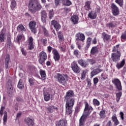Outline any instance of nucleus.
<instances>
[{"label": "nucleus", "mask_w": 126, "mask_h": 126, "mask_svg": "<svg viewBox=\"0 0 126 126\" xmlns=\"http://www.w3.org/2000/svg\"><path fill=\"white\" fill-rule=\"evenodd\" d=\"M72 97H74V93L73 91L69 90L66 92L65 95L64 96L65 99H72Z\"/></svg>", "instance_id": "nucleus-15"}, {"label": "nucleus", "mask_w": 126, "mask_h": 126, "mask_svg": "<svg viewBox=\"0 0 126 126\" xmlns=\"http://www.w3.org/2000/svg\"><path fill=\"white\" fill-rule=\"evenodd\" d=\"M92 38L91 37H88L87 40V45L85 48V50H88L89 49V47L91 45V41Z\"/></svg>", "instance_id": "nucleus-34"}, {"label": "nucleus", "mask_w": 126, "mask_h": 126, "mask_svg": "<svg viewBox=\"0 0 126 126\" xmlns=\"http://www.w3.org/2000/svg\"><path fill=\"white\" fill-rule=\"evenodd\" d=\"M81 76L82 80H84V79H85V76H86V71H83Z\"/></svg>", "instance_id": "nucleus-50"}, {"label": "nucleus", "mask_w": 126, "mask_h": 126, "mask_svg": "<svg viewBox=\"0 0 126 126\" xmlns=\"http://www.w3.org/2000/svg\"><path fill=\"white\" fill-rule=\"evenodd\" d=\"M112 83L115 85L116 89L118 91H122L123 90L122 88V83L119 79L115 78L112 80Z\"/></svg>", "instance_id": "nucleus-5"}, {"label": "nucleus", "mask_w": 126, "mask_h": 126, "mask_svg": "<svg viewBox=\"0 0 126 126\" xmlns=\"http://www.w3.org/2000/svg\"><path fill=\"white\" fill-rule=\"evenodd\" d=\"M119 93H116V101L117 102H119L120 101V99H121V97H122V91H119Z\"/></svg>", "instance_id": "nucleus-39"}, {"label": "nucleus", "mask_w": 126, "mask_h": 126, "mask_svg": "<svg viewBox=\"0 0 126 126\" xmlns=\"http://www.w3.org/2000/svg\"><path fill=\"white\" fill-rule=\"evenodd\" d=\"M3 121L4 124L5 125L7 121V112L6 111H4Z\"/></svg>", "instance_id": "nucleus-42"}, {"label": "nucleus", "mask_w": 126, "mask_h": 126, "mask_svg": "<svg viewBox=\"0 0 126 126\" xmlns=\"http://www.w3.org/2000/svg\"><path fill=\"white\" fill-rule=\"evenodd\" d=\"M103 70L100 68H96L94 69L91 73V77H93V76H94V75H97L98 73H100V72H102Z\"/></svg>", "instance_id": "nucleus-21"}, {"label": "nucleus", "mask_w": 126, "mask_h": 126, "mask_svg": "<svg viewBox=\"0 0 126 126\" xmlns=\"http://www.w3.org/2000/svg\"><path fill=\"white\" fill-rule=\"evenodd\" d=\"M10 7L11 9H14V8L16 7V1H15L14 0H12L11 2Z\"/></svg>", "instance_id": "nucleus-41"}, {"label": "nucleus", "mask_w": 126, "mask_h": 126, "mask_svg": "<svg viewBox=\"0 0 126 126\" xmlns=\"http://www.w3.org/2000/svg\"><path fill=\"white\" fill-rule=\"evenodd\" d=\"M4 32H3V30H2L0 32V42H4Z\"/></svg>", "instance_id": "nucleus-38"}, {"label": "nucleus", "mask_w": 126, "mask_h": 126, "mask_svg": "<svg viewBox=\"0 0 126 126\" xmlns=\"http://www.w3.org/2000/svg\"><path fill=\"white\" fill-rule=\"evenodd\" d=\"M47 38H44V39H41V42L42 43H43V45H44V46H46V45H47Z\"/></svg>", "instance_id": "nucleus-57"}, {"label": "nucleus", "mask_w": 126, "mask_h": 126, "mask_svg": "<svg viewBox=\"0 0 126 126\" xmlns=\"http://www.w3.org/2000/svg\"><path fill=\"white\" fill-rule=\"evenodd\" d=\"M52 53L53 54V59L55 60V62H59L60 59H61V56H60V54L58 50L56 49H53Z\"/></svg>", "instance_id": "nucleus-10"}, {"label": "nucleus", "mask_w": 126, "mask_h": 126, "mask_svg": "<svg viewBox=\"0 0 126 126\" xmlns=\"http://www.w3.org/2000/svg\"><path fill=\"white\" fill-rule=\"evenodd\" d=\"M102 38L103 39L104 42L108 41L111 39V35L106 33L105 32H103L102 33Z\"/></svg>", "instance_id": "nucleus-24"}, {"label": "nucleus", "mask_w": 126, "mask_h": 126, "mask_svg": "<svg viewBox=\"0 0 126 126\" xmlns=\"http://www.w3.org/2000/svg\"><path fill=\"white\" fill-rule=\"evenodd\" d=\"M40 15L41 21L45 23L47 20V13H46V11L42 10L40 12Z\"/></svg>", "instance_id": "nucleus-17"}, {"label": "nucleus", "mask_w": 126, "mask_h": 126, "mask_svg": "<svg viewBox=\"0 0 126 126\" xmlns=\"http://www.w3.org/2000/svg\"><path fill=\"white\" fill-rule=\"evenodd\" d=\"M43 32L45 36H46V37H49V32H47V30L46 29H44Z\"/></svg>", "instance_id": "nucleus-56"}, {"label": "nucleus", "mask_w": 126, "mask_h": 126, "mask_svg": "<svg viewBox=\"0 0 126 126\" xmlns=\"http://www.w3.org/2000/svg\"><path fill=\"white\" fill-rule=\"evenodd\" d=\"M71 67L73 70V71L75 73H79L80 71H81V69L79 66H78V65L75 63V62H73L71 65Z\"/></svg>", "instance_id": "nucleus-6"}, {"label": "nucleus", "mask_w": 126, "mask_h": 126, "mask_svg": "<svg viewBox=\"0 0 126 126\" xmlns=\"http://www.w3.org/2000/svg\"><path fill=\"white\" fill-rule=\"evenodd\" d=\"M56 78L58 82L62 85H66V82L68 80V76L67 74H62L61 73H57L55 75Z\"/></svg>", "instance_id": "nucleus-2"}, {"label": "nucleus", "mask_w": 126, "mask_h": 126, "mask_svg": "<svg viewBox=\"0 0 126 126\" xmlns=\"http://www.w3.org/2000/svg\"><path fill=\"white\" fill-rule=\"evenodd\" d=\"M126 63V60L125 59H123V60L120 62L116 64V67L118 69H121V68L124 67V65Z\"/></svg>", "instance_id": "nucleus-22"}, {"label": "nucleus", "mask_w": 126, "mask_h": 126, "mask_svg": "<svg viewBox=\"0 0 126 126\" xmlns=\"http://www.w3.org/2000/svg\"><path fill=\"white\" fill-rule=\"evenodd\" d=\"M66 125H67V122L64 119L58 121L56 123V126H66Z\"/></svg>", "instance_id": "nucleus-19"}, {"label": "nucleus", "mask_w": 126, "mask_h": 126, "mask_svg": "<svg viewBox=\"0 0 126 126\" xmlns=\"http://www.w3.org/2000/svg\"><path fill=\"white\" fill-rule=\"evenodd\" d=\"M78 63H79L81 66H82V67H86V66L88 65V63H87V61L82 59L79 60L78 61Z\"/></svg>", "instance_id": "nucleus-20"}, {"label": "nucleus", "mask_w": 126, "mask_h": 126, "mask_svg": "<svg viewBox=\"0 0 126 126\" xmlns=\"http://www.w3.org/2000/svg\"><path fill=\"white\" fill-rule=\"evenodd\" d=\"M29 69L31 72H34V71H36V67L34 65H30L29 67Z\"/></svg>", "instance_id": "nucleus-45"}, {"label": "nucleus", "mask_w": 126, "mask_h": 126, "mask_svg": "<svg viewBox=\"0 0 126 126\" xmlns=\"http://www.w3.org/2000/svg\"><path fill=\"white\" fill-rule=\"evenodd\" d=\"M98 48L96 46L92 47L91 50V55H96V54H98Z\"/></svg>", "instance_id": "nucleus-31"}, {"label": "nucleus", "mask_w": 126, "mask_h": 126, "mask_svg": "<svg viewBox=\"0 0 126 126\" xmlns=\"http://www.w3.org/2000/svg\"><path fill=\"white\" fill-rule=\"evenodd\" d=\"M71 1L69 0H65L64 4L65 5H67V6H69V5H71Z\"/></svg>", "instance_id": "nucleus-48"}, {"label": "nucleus", "mask_w": 126, "mask_h": 126, "mask_svg": "<svg viewBox=\"0 0 126 126\" xmlns=\"http://www.w3.org/2000/svg\"><path fill=\"white\" fill-rule=\"evenodd\" d=\"M23 38V35L22 34H18L17 38H16V41L17 42H19L21 39Z\"/></svg>", "instance_id": "nucleus-47"}, {"label": "nucleus", "mask_w": 126, "mask_h": 126, "mask_svg": "<svg viewBox=\"0 0 126 126\" xmlns=\"http://www.w3.org/2000/svg\"><path fill=\"white\" fill-rule=\"evenodd\" d=\"M4 109H5V107L4 106H1L0 110V115L1 116H2L3 115V111H4Z\"/></svg>", "instance_id": "nucleus-54"}, {"label": "nucleus", "mask_w": 126, "mask_h": 126, "mask_svg": "<svg viewBox=\"0 0 126 126\" xmlns=\"http://www.w3.org/2000/svg\"><path fill=\"white\" fill-rule=\"evenodd\" d=\"M85 106L84 111L82 116L85 117V118H87L91 114V112L93 111V108H92V106H89L87 102L85 103Z\"/></svg>", "instance_id": "nucleus-3"}, {"label": "nucleus", "mask_w": 126, "mask_h": 126, "mask_svg": "<svg viewBox=\"0 0 126 126\" xmlns=\"http://www.w3.org/2000/svg\"><path fill=\"white\" fill-rule=\"evenodd\" d=\"M34 40V39H33V37H30L28 39V43L29 44H31V43H34L33 42V41Z\"/></svg>", "instance_id": "nucleus-53"}, {"label": "nucleus", "mask_w": 126, "mask_h": 126, "mask_svg": "<svg viewBox=\"0 0 126 126\" xmlns=\"http://www.w3.org/2000/svg\"><path fill=\"white\" fill-rule=\"evenodd\" d=\"M39 73L41 75V77L43 80L46 79L47 76L46 75V71L42 69L39 70Z\"/></svg>", "instance_id": "nucleus-28"}, {"label": "nucleus", "mask_w": 126, "mask_h": 126, "mask_svg": "<svg viewBox=\"0 0 126 126\" xmlns=\"http://www.w3.org/2000/svg\"><path fill=\"white\" fill-rule=\"evenodd\" d=\"M75 39L77 42H79V41L84 42V40H85V35H84L83 33L79 32L76 34Z\"/></svg>", "instance_id": "nucleus-11"}, {"label": "nucleus", "mask_w": 126, "mask_h": 126, "mask_svg": "<svg viewBox=\"0 0 126 126\" xmlns=\"http://www.w3.org/2000/svg\"><path fill=\"white\" fill-rule=\"evenodd\" d=\"M106 26L109 28H115L116 27V23L115 22H111L107 24Z\"/></svg>", "instance_id": "nucleus-37"}, {"label": "nucleus", "mask_w": 126, "mask_h": 126, "mask_svg": "<svg viewBox=\"0 0 126 126\" xmlns=\"http://www.w3.org/2000/svg\"><path fill=\"white\" fill-rule=\"evenodd\" d=\"M111 7L112 9V13L113 15H114V16L119 15V13H120L119 8L114 3L112 4Z\"/></svg>", "instance_id": "nucleus-12"}, {"label": "nucleus", "mask_w": 126, "mask_h": 126, "mask_svg": "<svg viewBox=\"0 0 126 126\" xmlns=\"http://www.w3.org/2000/svg\"><path fill=\"white\" fill-rule=\"evenodd\" d=\"M87 117H85V116H83V115L81 117L80 120H79V126H84V124H85V119Z\"/></svg>", "instance_id": "nucleus-29"}, {"label": "nucleus", "mask_w": 126, "mask_h": 126, "mask_svg": "<svg viewBox=\"0 0 126 126\" xmlns=\"http://www.w3.org/2000/svg\"><path fill=\"white\" fill-rule=\"evenodd\" d=\"M76 44L78 46V49H79V50H81V45L80 44L79 41H76Z\"/></svg>", "instance_id": "nucleus-60"}, {"label": "nucleus", "mask_w": 126, "mask_h": 126, "mask_svg": "<svg viewBox=\"0 0 126 126\" xmlns=\"http://www.w3.org/2000/svg\"><path fill=\"white\" fill-rule=\"evenodd\" d=\"M79 18L78 16L74 15L71 17V21L73 24H77L78 23Z\"/></svg>", "instance_id": "nucleus-23"}, {"label": "nucleus", "mask_w": 126, "mask_h": 126, "mask_svg": "<svg viewBox=\"0 0 126 126\" xmlns=\"http://www.w3.org/2000/svg\"><path fill=\"white\" fill-rule=\"evenodd\" d=\"M18 88L19 89L22 90L24 88V83L23 81L21 79H20L17 85Z\"/></svg>", "instance_id": "nucleus-32"}, {"label": "nucleus", "mask_w": 126, "mask_h": 126, "mask_svg": "<svg viewBox=\"0 0 126 126\" xmlns=\"http://www.w3.org/2000/svg\"><path fill=\"white\" fill-rule=\"evenodd\" d=\"M72 108H73V107L65 105L66 114L67 115H70V114L72 113Z\"/></svg>", "instance_id": "nucleus-27"}, {"label": "nucleus", "mask_w": 126, "mask_h": 126, "mask_svg": "<svg viewBox=\"0 0 126 126\" xmlns=\"http://www.w3.org/2000/svg\"><path fill=\"white\" fill-rule=\"evenodd\" d=\"M28 48L31 51L34 49V43H29Z\"/></svg>", "instance_id": "nucleus-51"}, {"label": "nucleus", "mask_w": 126, "mask_h": 126, "mask_svg": "<svg viewBox=\"0 0 126 126\" xmlns=\"http://www.w3.org/2000/svg\"><path fill=\"white\" fill-rule=\"evenodd\" d=\"M25 122L28 126H34V120L31 119L30 118H26L25 119Z\"/></svg>", "instance_id": "nucleus-18"}, {"label": "nucleus", "mask_w": 126, "mask_h": 126, "mask_svg": "<svg viewBox=\"0 0 126 126\" xmlns=\"http://www.w3.org/2000/svg\"><path fill=\"white\" fill-rule=\"evenodd\" d=\"M38 62L40 64H44L46 60H47V54L45 52L42 51L39 53V55L38 57Z\"/></svg>", "instance_id": "nucleus-4"}, {"label": "nucleus", "mask_w": 126, "mask_h": 126, "mask_svg": "<svg viewBox=\"0 0 126 126\" xmlns=\"http://www.w3.org/2000/svg\"><path fill=\"white\" fill-rule=\"evenodd\" d=\"M9 60H10L9 55L8 54H7L6 56L5 63V66L6 68H8V63H9Z\"/></svg>", "instance_id": "nucleus-36"}, {"label": "nucleus", "mask_w": 126, "mask_h": 126, "mask_svg": "<svg viewBox=\"0 0 126 126\" xmlns=\"http://www.w3.org/2000/svg\"><path fill=\"white\" fill-rule=\"evenodd\" d=\"M21 52L22 54L24 55V56H26V51L24 50V48L21 49Z\"/></svg>", "instance_id": "nucleus-62"}, {"label": "nucleus", "mask_w": 126, "mask_h": 126, "mask_svg": "<svg viewBox=\"0 0 126 126\" xmlns=\"http://www.w3.org/2000/svg\"><path fill=\"white\" fill-rule=\"evenodd\" d=\"M121 38L124 39V40L126 39V32L123 33L121 35Z\"/></svg>", "instance_id": "nucleus-58"}, {"label": "nucleus", "mask_w": 126, "mask_h": 126, "mask_svg": "<svg viewBox=\"0 0 126 126\" xmlns=\"http://www.w3.org/2000/svg\"><path fill=\"white\" fill-rule=\"evenodd\" d=\"M65 100H66L65 106L73 107L74 102H75V99L74 98L66 99Z\"/></svg>", "instance_id": "nucleus-14"}, {"label": "nucleus", "mask_w": 126, "mask_h": 126, "mask_svg": "<svg viewBox=\"0 0 126 126\" xmlns=\"http://www.w3.org/2000/svg\"><path fill=\"white\" fill-rule=\"evenodd\" d=\"M98 82H99V79H98V78L95 77L94 78V85H96V84H97Z\"/></svg>", "instance_id": "nucleus-55"}, {"label": "nucleus", "mask_w": 126, "mask_h": 126, "mask_svg": "<svg viewBox=\"0 0 126 126\" xmlns=\"http://www.w3.org/2000/svg\"><path fill=\"white\" fill-rule=\"evenodd\" d=\"M36 22L34 21H31L29 24V28L31 29L32 32L36 34L37 33V30L36 29Z\"/></svg>", "instance_id": "nucleus-8"}, {"label": "nucleus", "mask_w": 126, "mask_h": 126, "mask_svg": "<svg viewBox=\"0 0 126 126\" xmlns=\"http://www.w3.org/2000/svg\"><path fill=\"white\" fill-rule=\"evenodd\" d=\"M17 31L19 32H24L26 31L25 28L22 25H19L17 28Z\"/></svg>", "instance_id": "nucleus-35"}, {"label": "nucleus", "mask_w": 126, "mask_h": 126, "mask_svg": "<svg viewBox=\"0 0 126 126\" xmlns=\"http://www.w3.org/2000/svg\"><path fill=\"white\" fill-rule=\"evenodd\" d=\"M7 87L9 94H12V92H13V88L12 87V83L11 82V80H8L7 82Z\"/></svg>", "instance_id": "nucleus-16"}, {"label": "nucleus", "mask_w": 126, "mask_h": 126, "mask_svg": "<svg viewBox=\"0 0 126 126\" xmlns=\"http://www.w3.org/2000/svg\"><path fill=\"white\" fill-rule=\"evenodd\" d=\"M115 2L119 4L120 6H122L123 2H124V0H115Z\"/></svg>", "instance_id": "nucleus-49"}, {"label": "nucleus", "mask_w": 126, "mask_h": 126, "mask_svg": "<svg viewBox=\"0 0 126 126\" xmlns=\"http://www.w3.org/2000/svg\"><path fill=\"white\" fill-rule=\"evenodd\" d=\"M51 24L53 26H54L55 29H56V31L58 32L59 30L61 28V25L60 23L58 22V21L53 20L51 22Z\"/></svg>", "instance_id": "nucleus-13"}, {"label": "nucleus", "mask_w": 126, "mask_h": 126, "mask_svg": "<svg viewBox=\"0 0 126 126\" xmlns=\"http://www.w3.org/2000/svg\"><path fill=\"white\" fill-rule=\"evenodd\" d=\"M29 82L30 86H32V85H34V81H33L32 78H29Z\"/></svg>", "instance_id": "nucleus-52"}, {"label": "nucleus", "mask_w": 126, "mask_h": 126, "mask_svg": "<svg viewBox=\"0 0 126 126\" xmlns=\"http://www.w3.org/2000/svg\"><path fill=\"white\" fill-rule=\"evenodd\" d=\"M47 111L49 114H52L53 112L58 113L59 112V108L54 105H51L47 107Z\"/></svg>", "instance_id": "nucleus-9"}, {"label": "nucleus", "mask_w": 126, "mask_h": 126, "mask_svg": "<svg viewBox=\"0 0 126 126\" xmlns=\"http://www.w3.org/2000/svg\"><path fill=\"white\" fill-rule=\"evenodd\" d=\"M112 120L113 121V122H115V121L117 120L118 119H117V117L113 116L112 117Z\"/></svg>", "instance_id": "nucleus-63"}, {"label": "nucleus", "mask_w": 126, "mask_h": 126, "mask_svg": "<svg viewBox=\"0 0 126 126\" xmlns=\"http://www.w3.org/2000/svg\"><path fill=\"white\" fill-rule=\"evenodd\" d=\"M54 11L50 10L49 12V17L50 19H52V18L54 17Z\"/></svg>", "instance_id": "nucleus-46"}, {"label": "nucleus", "mask_w": 126, "mask_h": 126, "mask_svg": "<svg viewBox=\"0 0 126 126\" xmlns=\"http://www.w3.org/2000/svg\"><path fill=\"white\" fill-rule=\"evenodd\" d=\"M91 4V1H87L85 2L84 8L85 9H86V10H89L90 9H91V6L90 5Z\"/></svg>", "instance_id": "nucleus-30"}, {"label": "nucleus", "mask_w": 126, "mask_h": 126, "mask_svg": "<svg viewBox=\"0 0 126 126\" xmlns=\"http://www.w3.org/2000/svg\"><path fill=\"white\" fill-rule=\"evenodd\" d=\"M120 47V45L118 44L117 45H116L115 46H114L113 48L112 49V52L113 53H116V54H121V52H120V51H119V47Z\"/></svg>", "instance_id": "nucleus-33"}, {"label": "nucleus", "mask_w": 126, "mask_h": 126, "mask_svg": "<svg viewBox=\"0 0 126 126\" xmlns=\"http://www.w3.org/2000/svg\"><path fill=\"white\" fill-rule=\"evenodd\" d=\"M99 116L101 119H104V118H105L106 115H105V111L104 110L101 111L99 113Z\"/></svg>", "instance_id": "nucleus-44"}, {"label": "nucleus", "mask_w": 126, "mask_h": 126, "mask_svg": "<svg viewBox=\"0 0 126 126\" xmlns=\"http://www.w3.org/2000/svg\"><path fill=\"white\" fill-rule=\"evenodd\" d=\"M93 103L94 106H100V102L97 100V99H94L93 100Z\"/></svg>", "instance_id": "nucleus-43"}, {"label": "nucleus", "mask_w": 126, "mask_h": 126, "mask_svg": "<svg viewBox=\"0 0 126 126\" xmlns=\"http://www.w3.org/2000/svg\"><path fill=\"white\" fill-rule=\"evenodd\" d=\"M44 101H46V102H48V101H50V99H51V94H49V93H44Z\"/></svg>", "instance_id": "nucleus-26"}, {"label": "nucleus", "mask_w": 126, "mask_h": 126, "mask_svg": "<svg viewBox=\"0 0 126 126\" xmlns=\"http://www.w3.org/2000/svg\"><path fill=\"white\" fill-rule=\"evenodd\" d=\"M106 126H113V125H112V122H111V121H109L107 124H106Z\"/></svg>", "instance_id": "nucleus-64"}, {"label": "nucleus", "mask_w": 126, "mask_h": 126, "mask_svg": "<svg viewBox=\"0 0 126 126\" xmlns=\"http://www.w3.org/2000/svg\"><path fill=\"white\" fill-rule=\"evenodd\" d=\"M73 54L74 55V56H78L79 55V51H78V50H75L74 51V53Z\"/></svg>", "instance_id": "nucleus-59"}, {"label": "nucleus", "mask_w": 126, "mask_h": 126, "mask_svg": "<svg viewBox=\"0 0 126 126\" xmlns=\"http://www.w3.org/2000/svg\"><path fill=\"white\" fill-rule=\"evenodd\" d=\"M88 17L91 18V19H95V18L97 17V14L95 12L92 11L89 13Z\"/></svg>", "instance_id": "nucleus-25"}, {"label": "nucleus", "mask_w": 126, "mask_h": 126, "mask_svg": "<svg viewBox=\"0 0 126 126\" xmlns=\"http://www.w3.org/2000/svg\"><path fill=\"white\" fill-rule=\"evenodd\" d=\"M120 117H121V119L122 120V121H123V120L125 119L124 118V113L123 112H121L120 113Z\"/></svg>", "instance_id": "nucleus-61"}, {"label": "nucleus", "mask_w": 126, "mask_h": 126, "mask_svg": "<svg viewBox=\"0 0 126 126\" xmlns=\"http://www.w3.org/2000/svg\"><path fill=\"white\" fill-rule=\"evenodd\" d=\"M42 5L38 0H30L29 3V9L32 13H35L36 11L41 10Z\"/></svg>", "instance_id": "nucleus-1"}, {"label": "nucleus", "mask_w": 126, "mask_h": 126, "mask_svg": "<svg viewBox=\"0 0 126 126\" xmlns=\"http://www.w3.org/2000/svg\"><path fill=\"white\" fill-rule=\"evenodd\" d=\"M58 36L60 41H63V35L62 32H58Z\"/></svg>", "instance_id": "nucleus-40"}, {"label": "nucleus", "mask_w": 126, "mask_h": 126, "mask_svg": "<svg viewBox=\"0 0 126 126\" xmlns=\"http://www.w3.org/2000/svg\"><path fill=\"white\" fill-rule=\"evenodd\" d=\"M121 53H113L111 54V60L114 63H117L121 59Z\"/></svg>", "instance_id": "nucleus-7"}]
</instances>
